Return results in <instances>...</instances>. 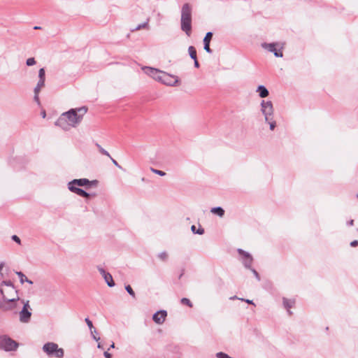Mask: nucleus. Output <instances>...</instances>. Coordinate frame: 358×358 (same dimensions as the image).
<instances>
[{"label":"nucleus","instance_id":"nucleus-48","mask_svg":"<svg viewBox=\"0 0 358 358\" xmlns=\"http://www.w3.org/2000/svg\"><path fill=\"white\" fill-rule=\"evenodd\" d=\"M98 348H101V345L100 344H99Z\"/></svg>","mask_w":358,"mask_h":358},{"label":"nucleus","instance_id":"nucleus-49","mask_svg":"<svg viewBox=\"0 0 358 358\" xmlns=\"http://www.w3.org/2000/svg\"><path fill=\"white\" fill-rule=\"evenodd\" d=\"M357 197H358V194H357Z\"/></svg>","mask_w":358,"mask_h":358},{"label":"nucleus","instance_id":"nucleus-23","mask_svg":"<svg viewBox=\"0 0 358 358\" xmlns=\"http://www.w3.org/2000/svg\"><path fill=\"white\" fill-rule=\"evenodd\" d=\"M213 37L212 32H208L203 38V43H210Z\"/></svg>","mask_w":358,"mask_h":358},{"label":"nucleus","instance_id":"nucleus-9","mask_svg":"<svg viewBox=\"0 0 358 358\" xmlns=\"http://www.w3.org/2000/svg\"><path fill=\"white\" fill-rule=\"evenodd\" d=\"M29 304L27 301L24 303V307L20 313V320L22 322H28L30 320L31 313L29 311Z\"/></svg>","mask_w":358,"mask_h":358},{"label":"nucleus","instance_id":"nucleus-8","mask_svg":"<svg viewBox=\"0 0 358 358\" xmlns=\"http://www.w3.org/2000/svg\"><path fill=\"white\" fill-rule=\"evenodd\" d=\"M143 71L145 73L152 77L153 79L160 81L161 76L164 71H159L157 69H154L152 67L145 66L143 68Z\"/></svg>","mask_w":358,"mask_h":358},{"label":"nucleus","instance_id":"nucleus-32","mask_svg":"<svg viewBox=\"0 0 358 358\" xmlns=\"http://www.w3.org/2000/svg\"><path fill=\"white\" fill-rule=\"evenodd\" d=\"M217 357V358H228V355L223 352H218Z\"/></svg>","mask_w":358,"mask_h":358},{"label":"nucleus","instance_id":"nucleus-21","mask_svg":"<svg viewBox=\"0 0 358 358\" xmlns=\"http://www.w3.org/2000/svg\"><path fill=\"white\" fill-rule=\"evenodd\" d=\"M17 275L20 277V282L24 283V282H27L29 284H32V281L27 279V278L22 273V272H16Z\"/></svg>","mask_w":358,"mask_h":358},{"label":"nucleus","instance_id":"nucleus-19","mask_svg":"<svg viewBox=\"0 0 358 358\" xmlns=\"http://www.w3.org/2000/svg\"><path fill=\"white\" fill-rule=\"evenodd\" d=\"M257 91L259 93V96L262 98H265L268 95V91L264 86H259Z\"/></svg>","mask_w":358,"mask_h":358},{"label":"nucleus","instance_id":"nucleus-34","mask_svg":"<svg viewBox=\"0 0 358 358\" xmlns=\"http://www.w3.org/2000/svg\"><path fill=\"white\" fill-rule=\"evenodd\" d=\"M270 124V129L273 130L275 127L276 123L275 121H272L269 122Z\"/></svg>","mask_w":358,"mask_h":358},{"label":"nucleus","instance_id":"nucleus-31","mask_svg":"<svg viewBox=\"0 0 358 358\" xmlns=\"http://www.w3.org/2000/svg\"><path fill=\"white\" fill-rule=\"evenodd\" d=\"M204 49L208 53H211L212 52V50H211V49L210 48V43H204Z\"/></svg>","mask_w":358,"mask_h":358},{"label":"nucleus","instance_id":"nucleus-39","mask_svg":"<svg viewBox=\"0 0 358 358\" xmlns=\"http://www.w3.org/2000/svg\"><path fill=\"white\" fill-rule=\"evenodd\" d=\"M41 115H42V117L43 118H45V116H46V113H45V110H42L41 111Z\"/></svg>","mask_w":358,"mask_h":358},{"label":"nucleus","instance_id":"nucleus-45","mask_svg":"<svg viewBox=\"0 0 358 358\" xmlns=\"http://www.w3.org/2000/svg\"><path fill=\"white\" fill-rule=\"evenodd\" d=\"M110 348H115V344H114V343H112V345H110Z\"/></svg>","mask_w":358,"mask_h":358},{"label":"nucleus","instance_id":"nucleus-37","mask_svg":"<svg viewBox=\"0 0 358 358\" xmlns=\"http://www.w3.org/2000/svg\"><path fill=\"white\" fill-rule=\"evenodd\" d=\"M159 257L162 259H165L167 257V255L166 253H162L159 255Z\"/></svg>","mask_w":358,"mask_h":358},{"label":"nucleus","instance_id":"nucleus-13","mask_svg":"<svg viewBox=\"0 0 358 358\" xmlns=\"http://www.w3.org/2000/svg\"><path fill=\"white\" fill-rule=\"evenodd\" d=\"M78 186L77 185L73 184L71 182L69 183V189L71 192L76 193V194H78L80 196H83V197H86V198H88L90 196V194L88 193H87L83 189L78 188Z\"/></svg>","mask_w":358,"mask_h":358},{"label":"nucleus","instance_id":"nucleus-11","mask_svg":"<svg viewBox=\"0 0 358 358\" xmlns=\"http://www.w3.org/2000/svg\"><path fill=\"white\" fill-rule=\"evenodd\" d=\"M160 82L167 85H173L178 83L177 77L171 76L167 73L163 72L161 76Z\"/></svg>","mask_w":358,"mask_h":358},{"label":"nucleus","instance_id":"nucleus-25","mask_svg":"<svg viewBox=\"0 0 358 358\" xmlns=\"http://www.w3.org/2000/svg\"><path fill=\"white\" fill-rule=\"evenodd\" d=\"M150 171L154 173H156L160 176H164L166 175V173L162 171H160V170H157V169H155L154 168H150Z\"/></svg>","mask_w":358,"mask_h":358},{"label":"nucleus","instance_id":"nucleus-28","mask_svg":"<svg viewBox=\"0 0 358 358\" xmlns=\"http://www.w3.org/2000/svg\"><path fill=\"white\" fill-rule=\"evenodd\" d=\"M35 64H36V61H35V59L34 57H31V58L27 59V66H32V65H34Z\"/></svg>","mask_w":358,"mask_h":358},{"label":"nucleus","instance_id":"nucleus-30","mask_svg":"<svg viewBox=\"0 0 358 358\" xmlns=\"http://www.w3.org/2000/svg\"><path fill=\"white\" fill-rule=\"evenodd\" d=\"M101 153H102L103 155H107V156H110V154L106 151L103 148H101L99 145H97Z\"/></svg>","mask_w":358,"mask_h":358},{"label":"nucleus","instance_id":"nucleus-22","mask_svg":"<svg viewBox=\"0 0 358 358\" xmlns=\"http://www.w3.org/2000/svg\"><path fill=\"white\" fill-rule=\"evenodd\" d=\"M188 52H189V56L191 57V58L193 59L194 60H196V58H197V57H196V50L195 48L193 46H189L188 48Z\"/></svg>","mask_w":358,"mask_h":358},{"label":"nucleus","instance_id":"nucleus-26","mask_svg":"<svg viewBox=\"0 0 358 358\" xmlns=\"http://www.w3.org/2000/svg\"><path fill=\"white\" fill-rule=\"evenodd\" d=\"M125 289L127 291V292L133 297V298H135L136 297V294H135V292H134L133 289L131 288V287L130 285H127L125 287Z\"/></svg>","mask_w":358,"mask_h":358},{"label":"nucleus","instance_id":"nucleus-24","mask_svg":"<svg viewBox=\"0 0 358 358\" xmlns=\"http://www.w3.org/2000/svg\"><path fill=\"white\" fill-rule=\"evenodd\" d=\"M181 303L183 305L187 306L189 308H192L193 306L192 303L187 298H182L181 299Z\"/></svg>","mask_w":358,"mask_h":358},{"label":"nucleus","instance_id":"nucleus-41","mask_svg":"<svg viewBox=\"0 0 358 358\" xmlns=\"http://www.w3.org/2000/svg\"><path fill=\"white\" fill-rule=\"evenodd\" d=\"M253 273H254V274L256 275V277H257L258 279H259V275H258L257 272L256 271L253 270Z\"/></svg>","mask_w":358,"mask_h":358},{"label":"nucleus","instance_id":"nucleus-1","mask_svg":"<svg viewBox=\"0 0 358 358\" xmlns=\"http://www.w3.org/2000/svg\"><path fill=\"white\" fill-rule=\"evenodd\" d=\"M87 110V109L85 107L71 109L68 112L64 113L57 120L55 124L64 130H69L71 127H76L81 122Z\"/></svg>","mask_w":358,"mask_h":358},{"label":"nucleus","instance_id":"nucleus-2","mask_svg":"<svg viewBox=\"0 0 358 358\" xmlns=\"http://www.w3.org/2000/svg\"><path fill=\"white\" fill-rule=\"evenodd\" d=\"M192 8L189 3H185L181 10V29L189 36L192 33Z\"/></svg>","mask_w":358,"mask_h":358},{"label":"nucleus","instance_id":"nucleus-44","mask_svg":"<svg viewBox=\"0 0 358 358\" xmlns=\"http://www.w3.org/2000/svg\"><path fill=\"white\" fill-rule=\"evenodd\" d=\"M248 303H252V301L250 300H246L245 301Z\"/></svg>","mask_w":358,"mask_h":358},{"label":"nucleus","instance_id":"nucleus-29","mask_svg":"<svg viewBox=\"0 0 358 358\" xmlns=\"http://www.w3.org/2000/svg\"><path fill=\"white\" fill-rule=\"evenodd\" d=\"M85 322H86L87 326L89 327V328L90 329L92 333H93L92 330L94 329L95 331V329L94 328L92 322L88 318L85 319Z\"/></svg>","mask_w":358,"mask_h":358},{"label":"nucleus","instance_id":"nucleus-20","mask_svg":"<svg viewBox=\"0 0 358 358\" xmlns=\"http://www.w3.org/2000/svg\"><path fill=\"white\" fill-rule=\"evenodd\" d=\"M210 211L212 213L216 214L220 217H222L224 214V210L220 207L213 208Z\"/></svg>","mask_w":358,"mask_h":358},{"label":"nucleus","instance_id":"nucleus-17","mask_svg":"<svg viewBox=\"0 0 358 358\" xmlns=\"http://www.w3.org/2000/svg\"><path fill=\"white\" fill-rule=\"evenodd\" d=\"M283 303H284L285 308L287 309L289 314L291 315L292 313L289 311V309L294 306L295 301L294 299H289L284 298Z\"/></svg>","mask_w":358,"mask_h":358},{"label":"nucleus","instance_id":"nucleus-33","mask_svg":"<svg viewBox=\"0 0 358 358\" xmlns=\"http://www.w3.org/2000/svg\"><path fill=\"white\" fill-rule=\"evenodd\" d=\"M12 239H13L14 241H15L16 243H17L18 244H20V243H21V241H20V238H19L17 236H16V235H13V236H12Z\"/></svg>","mask_w":358,"mask_h":358},{"label":"nucleus","instance_id":"nucleus-4","mask_svg":"<svg viewBox=\"0 0 358 358\" xmlns=\"http://www.w3.org/2000/svg\"><path fill=\"white\" fill-rule=\"evenodd\" d=\"M43 351L49 356H55L57 358H62L64 356V350L59 348L55 343H47L43 347Z\"/></svg>","mask_w":358,"mask_h":358},{"label":"nucleus","instance_id":"nucleus-14","mask_svg":"<svg viewBox=\"0 0 358 358\" xmlns=\"http://www.w3.org/2000/svg\"><path fill=\"white\" fill-rule=\"evenodd\" d=\"M238 252L244 258V264L245 266L250 267L252 262V257L248 252H244L241 249H238Z\"/></svg>","mask_w":358,"mask_h":358},{"label":"nucleus","instance_id":"nucleus-10","mask_svg":"<svg viewBox=\"0 0 358 358\" xmlns=\"http://www.w3.org/2000/svg\"><path fill=\"white\" fill-rule=\"evenodd\" d=\"M73 184H76L78 186H85L87 189L88 187H92V186H96L98 184L97 180H89L87 178H81V179H75L73 181H71Z\"/></svg>","mask_w":358,"mask_h":358},{"label":"nucleus","instance_id":"nucleus-7","mask_svg":"<svg viewBox=\"0 0 358 358\" xmlns=\"http://www.w3.org/2000/svg\"><path fill=\"white\" fill-rule=\"evenodd\" d=\"M262 112L265 116L266 122L269 120V116H271L273 113V107L272 102L270 101H262Z\"/></svg>","mask_w":358,"mask_h":358},{"label":"nucleus","instance_id":"nucleus-38","mask_svg":"<svg viewBox=\"0 0 358 358\" xmlns=\"http://www.w3.org/2000/svg\"><path fill=\"white\" fill-rule=\"evenodd\" d=\"M194 66L198 68L199 66V62L197 60V58H196V60H194Z\"/></svg>","mask_w":358,"mask_h":358},{"label":"nucleus","instance_id":"nucleus-12","mask_svg":"<svg viewBox=\"0 0 358 358\" xmlns=\"http://www.w3.org/2000/svg\"><path fill=\"white\" fill-rule=\"evenodd\" d=\"M167 316V313L166 310H159L154 314L152 319L153 321L157 324H162Z\"/></svg>","mask_w":358,"mask_h":358},{"label":"nucleus","instance_id":"nucleus-27","mask_svg":"<svg viewBox=\"0 0 358 358\" xmlns=\"http://www.w3.org/2000/svg\"><path fill=\"white\" fill-rule=\"evenodd\" d=\"M191 229L192 231L194 232V233H197L199 234H203V232H204V230L203 229L201 228V229H199L196 231V227L194 225H192V227H191Z\"/></svg>","mask_w":358,"mask_h":358},{"label":"nucleus","instance_id":"nucleus-5","mask_svg":"<svg viewBox=\"0 0 358 358\" xmlns=\"http://www.w3.org/2000/svg\"><path fill=\"white\" fill-rule=\"evenodd\" d=\"M17 343L6 336H0V348L6 351H12L17 349Z\"/></svg>","mask_w":358,"mask_h":358},{"label":"nucleus","instance_id":"nucleus-3","mask_svg":"<svg viewBox=\"0 0 358 358\" xmlns=\"http://www.w3.org/2000/svg\"><path fill=\"white\" fill-rule=\"evenodd\" d=\"M1 293L3 299L8 301H14L16 296V290L10 282H3L1 288Z\"/></svg>","mask_w":358,"mask_h":358},{"label":"nucleus","instance_id":"nucleus-36","mask_svg":"<svg viewBox=\"0 0 358 358\" xmlns=\"http://www.w3.org/2000/svg\"><path fill=\"white\" fill-rule=\"evenodd\" d=\"M104 356L106 358H111L112 357V355L111 354H110L109 352H104Z\"/></svg>","mask_w":358,"mask_h":358},{"label":"nucleus","instance_id":"nucleus-46","mask_svg":"<svg viewBox=\"0 0 358 358\" xmlns=\"http://www.w3.org/2000/svg\"><path fill=\"white\" fill-rule=\"evenodd\" d=\"M113 162H114L115 164L117 165V162L115 160L113 159Z\"/></svg>","mask_w":358,"mask_h":358},{"label":"nucleus","instance_id":"nucleus-43","mask_svg":"<svg viewBox=\"0 0 358 358\" xmlns=\"http://www.w3.org/2000/svg\"><path fill=\"white\" fill-rule=\"evenodd\" d=\"M34 29H41V27H38V26H36V27H34Z\"/></svg>","mask_w":358,"mask_h":358},{"label":"nucleus","instance_id":"nucleus-35","mask_svg":"<svg viewBox=\"0 0 358 358\" xmlns=\"http://www.w3.org/2000/svg\"><path fill=\"white\" fill-rule=\"evenodd\" d=\"M350 245L352 247H356L358 245V241H353L350 243Z\"/></svg>","mask_w":358,"mask_h":358},{"label":"nucleus","instance_id":"nucleus-15","mask_svg":"<svg viewBox=\"0 0 358 358\" xmlns=\"http://www.w3.org/2000/svg\"><path fill=\"white\" fill-rule=\"evenodd\" d=\"M99 271H100L101 274L103 275V277L104 278L108 285L109 287H113L115 285V283L113 280L112 275L110 273H106L103 268H99Z\"/></svg>","mask_w":358,"mask_h":358},{"label":"nucleus","instance_id":"nucleus-18","mask_svg":"<svg viewBox=\"0 0 358 358\" xmlns=\"http://www.w3.org/2000/svg\"><path fill=\"white\" fill-rule=\"evenodd\" d=\"M13 301H8L3 299V302H0V309L3 310H10L13 308Z\"/></svg>","mask_w":358,"mask_h":358},{"label":"nucleus","instance_id":"nucleus-47","mask_svg":"<svg viewBox=\"0 0 358 358\" xmlns=\"http://www.w3.org/2000/svg\"><path fill=\"white\" fill-rule=\"evenodd\" d=\"M94 339H96V341H98L99 339V338H96V336H94Z\"/></svg>","mask_w":358,"mask_h":358},{"label":"nucleus","instance_id":"nucleus-6","mask_svg":"<svg viewBox=\"0 0 358 358\" xmlns=\"http://www.w3.org/2000/svg\"><path fill=\"white\" fill-rule=\"evenodd\" d=\"M38 77H39V80L37 83L36 87L34 89V94H35L34 99L37 102H39L38 94H39L41 90L45 85V74L44 69L42 68L39 70Z\"/></svg>","mask_w":358,"mask_h":358},{"label":"nucleus","instance_id":"nucleus-42","mask_svg":"<svg viewBox=\"0 0 358 358\" xmlns=\"http://www.w3.org/2000/svg\"><path fill=\"white\" fill-rule=\"evenodd\" d=\"M3 267V265L2 264H0V272L1 271Z\"/></svg>","mask_w":358,"mask_h":358},{"label":"nucleus","instance_id":"nucleus-16","mask_svg":"<svg viewBox=\"0 0 358 358\" xmlns=\"http://www.w3.org/2000/svg\"><path fill=\"white\" fill-rule=\"evenodd\" d=\"M276 45V44L271 43L266 45V47L268 49L269 51L273 52L275 56L281 57H282V52L281 50L277 49Z\"/></svg>","mask_w":358,"mask_h":358},{"label":"nucleus","instance_id":"nucleus-40","mask_svg":"<svg viewBox=\"0 0 358 358\" xmlns=\"http://www.w3.org/2000/svg\"><path fill=\"white\" fill-rule=\"evenodd\" d=\"M348 224H349L350 226H352V225L354 224V220H351L350 221H349Z\"/></svg>","mask_w":358,"mask_h":358}]
</instances>
